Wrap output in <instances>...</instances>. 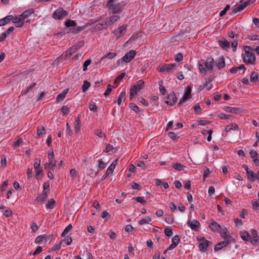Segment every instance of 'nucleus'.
<instances>
[{"instance_id":"obj_26","label":"nucleus","mask_w":259,"mask_h":259,"mask_svg":"<svg viewBox=\"0 0 259 259\" xmlns=\"http://www.w3.org/2000/svg\"><path fill=\"white\" fill-rule=\"evenodd\" d=\"M241 69H242L243 70V73L245 72L246 68L243 64H241L238 67H233L231 68L230 69V71L232 73H236L238 70H241Z\"/></svg>"},{"instance_id":"obj_11","label":"nucleus","mask_w":259,"mask_h":259,"mask_svg":"<svg viewBox=\"0 0 259 259\" xmlns=\"http://www.w3.org/2000/svg\"><path fill=\"white\" fill-rule=\"evenodd\" d=\"M177 100V97L174 92H171L167 97V99L164 102L167 105L172 106L175 104Z\"/></svg>"},{"instance_id":"obj_38","label":"nucleus","mask_w":259,"mask_h":259,"mask_svg":"<svg viewBox=\"0 0 259 259\" xmlns=\"http://www.w3.org/2000/svg\"><path fill=\"white\" fill-rule=\"evenodd\" d=\"M238 128V126L237 124H235L234 125L233 124H231L230 125H227L225 128V131L226 132H230L231 130L234 129L237 130Z\"/></svg>"},{"instance_id":"obj_31","label":"nucleus","mask_w":259,"mask_h":259,"mask_svg":"<svg viewBox=\"0 0 259 259\" xmlns=\"http://www.w3.org/2000/svg\"><path fill=\"white\" fill-rule=\"evenodd\" d=\"M65 24L67 28H74V27L76 26V23L75 22L70 19L67 20L65 22Z\"/></svg>"},{"instance_id":"obj_21","label":"nucleus","mask_w":259,"mask_h":259,"mask_svg":"<svg viewBox=\"0 0 259 259\" xmlns=\"http://www.w3.org/2000/svg\"><path fill=\"white\" fill-rule=\"evenodd\" d=\"M209 228L212 232H218L221 228V225L215 221L212 220L209 225Z\"/></svg>"},{"instance_id":"obj_46","label":"nucleus","mask_w":259,"mask_h":259,"mask_svg":"<svg viewBox=\"0 0 259 259\" xmlns=\"http://www.w3.org/2000/svg\"><path fill=\"white\" fill-rule=\"evenodd\" d=\"M36 85V83L35 82L32 83L30 85L28 86L25 91H23V94H27L29 91L34 88Z\"/></svg>"},{"instance_id":"obj_54","label":"nucleus","mask_w":259,"mask_h":259,"mask_svg":"<svg viewBox=\"0 0 259 259\" xmlns=\"http://www.w3.org/2000/svg\"><path fill=\"white\" fill-rule=\"evenodd\" d=\"M162 82L161 81L159 82V91H160V93L162 95H164L166 90L165 89L164 87L162 84Z\"/></svg>"},{"instance_id":"obj_49","label":"nucleus","mask_w":259,"mask_h":259,"mask_svg":"<svg viewBox=\"0 0 259 259\" xmlns=\"http://www.w3.org/2000/svg\"><path fill=\"white\" fill-rule=\"evenodd\" d=\"M183 60V54L181 53H178L175 57V60L177 62L182 61Z\"/></svg>"},{"instance_id":"obj_18","label":"nucleus","mask_w":259,"mask_h":259,"mask_svg":"<svg viewBox=\"0 0 259 259\" xmlns=\"http://www.w3.org/2000/svg\"><path fill=\"white\" fill-rule=\"evenodd\" d=\"M48 198V193L47 192H42L41 194L38 195L35 198L34 201L36 203H42L46 201Z\"/></svg>"},{"instance_id":"obj_10","label":"nucleus","mask_w":259,"mask_h":259,"mask_svg":"<svg viewBox=\"0 0 259 259\" xmlns=\"http://www.w3.org/2000/svg\"><path fill=\"white\" fill-rule=\"evenodd\" d=\"M136 54V52L135 51L131 50L122 58V61L125 63H128L134 59Z\"/></svg>"},{"instance_id":"obj_3","label":"nucleus","mask_w":259,"mask_h":259,"mask_svg":"<svg viewBox=\"0 0 259 259\" xmlns=\"http://www.w3.org/2000/svg\"><path fill=\"white\" fill-rule=\"evenodd\" d=\"M244 50L245 54L243 57V61L247 64H255L256 58L254 54L252 52L253 49L250 46H245L244 47Z\"/></svg>"},{"instance_id":"obj_30","label":"nucleus","mask_w":259,"mask_h":259,"mask_svg":"<svg viewBox=\"0 0 259 259\" xmlns=\"http://www.w3.org/2000/svg\"><path fill=\"white\" fill-rule=\"evenodd\" d=\"M85 28V26H76L74 28H70V31L73 33H77L83 30Z\"/></svg>"},{"instance_id":"obj_58","label":"nucleus","mask_w":259,"mask_h":259,"mask_svg":"<svg viewBox=\"0 0 259 259\" xmlns=\"http://www.w3.org/2000/svg\"><path fill=\"white\" fill-rule=\"evenodd\" d=\"M125 76V72H122L119 74L115 79L114 83H116L118 81L121 80Z\"/></svg>"},{"instance_id":"obj_64","label":"nucleus","mask_w":259,"mask_h":259,"mask_svg":"<svg viewBox=\"0 0 259 259\" xmlns=\"http://www.w3.org/2000/svg\"><path fill=\"white\" fill-rule=\"evenodd\" d=\"M99 162V165L98 167L101 169H103L106 167V164L104 163L103 161L101 160H99L98 161Z\"/></svg>"},{"instance_id":"obj_53","label":"nucleus","mask_w":259,"mask_h":259,"mask_svg":"<svg viewBox=\"0 0 259 259\" xmlns=\"http://www.w3.org/2000/svg\"><path fill=\"white\" fill-rule=\"evenodd\" d=\"M171 241L173 244L175 243L176 244H177V246L179 242H180V238L179 237V236L175 235L174 237H172Z\"/></svg>"},{"instance_id":"obj_39","label":"nucleus","mask_w":259,"mask_h":259,"mask_svg":"<svg viewBox=\"0 0 259 259\" xmlns=\"http://www.w3.org/2000/svg\"><path fill=\"white\" fill-rule=\"evenodd\" d=\"M46 133V129L45 127L41 126L38 127L37 129V135L39 137H40L42 135Z\"/></svg>"},{"instance_id":"obj_17","label":"nucleus","mask_w":259,"mask_h":259,"mask_svg":"<svg viewBox=\"0 0 259 259\" xmlns=\"http://www.w3.org/2000/svg\"><path fill=\"white\" fill-rule=\"evenodd\" d=\"M215 64L219 69L224 68L225 66L224 57L223 56L218 57L215 60Z\"/></svg>"},{"instance_id":"obj_16","label":"nucleus","mask_w":259,"mask_h":259,"mask_svg":"<svg viewBox=\"0 0 259 259\" xmlns=\"http://www.w3.org/2000/svg\"><path fill=\"white\" fill-rule=\"evenodd\" d=\"M188 225L190 228L195 231H197L200 227V223L196 220H193L192 221H189Z\"/></svg>"},{"instance_id":"obj_50","label":"nucleus","mask_w":259,"mask_h":259,"mask_svg":"<svg viewBox=\"0 0 259 259\" xmlns=\"http://www.w3.org/2000/svg\"><path fill=\"white\" fill-rule=\"evenodd\" d=\"M231 242H235V239L234 238L233 240L226 239L223 241L220 242V243L223 246V247H224L227 246Z\"/></svg>"},{"instance_id":"obj_25","label":"nucleus","mask_w":259,"mask_h":259,"mask_svg":"<svg viewBox=\"0 0 259 259\" xmlns=\"http://www.w3.org/2000/svg\"><path fill=\"white\" fill-rule=\"evenodd\" d=\"M13 19V16L12 15H8L6 17L1 19L0 20V23L1 24L2 26H4L7 24H9L10 23L11 20Z\"/></svg>"},{"instance_id":"obj_40","label":"nucleus","mask_w":259,"mask_h":259,"mask_svg":"<svg viewBox=\"0 0 259 259\" xmlns=\"http://www.w3.org/2000/svg\"><path fill=\"white\" fill-rule=\"evenodd\" d=\"M246 174L249 180L252 181H254L255 180V174L252 170H250L246 173Z\"/></svg>"},{"instance_id":"obj_45","label":"nucleus","mask_w":259,"mask_h":259,"mask_svg":"<svg viewBox=\"0 0 259 259\" xmlns=\"http://www.w3.org/2000/svg\"><path fill=\"white\" fill-rule=\"evenodd\" d=\"M63 242H65L67 245H70L72 242V238L71 237L67 236L60 242V244H61Z\"/></svg>"},{"instance_id":"obj_9","label":"nucleus","mask_w":259,"mask_h":259,"mask_svg":"<svg viewBox=\"0 0 259 259\" xmlns=\"http://www.w3.org/2000/svg\"><path fill=\"white\" fill-rule=\"evenodd\" d=\"M120 19V17L118 15H114L110 17L106 21H104L102 23H99V25L102 26L103 27L107 26L112 23H114Z\"/></svg>"},{"instance_id":"obj_27","label":"nucleus","mask_w":259,"mask_h":259,"mask_svg":"<svg viewBox=\"0 0 259 259\" xmlns=\"http://www.w3.org/2000/svg\"><path fill=\"white\" fill-rule=\"evenodd\" d=\"M34 11L33 9H30L26 10L20 16L24 19L28 18L31 14L34 13Z\"/></svg>"},{"instance_id":"obj_59","label":"nucleus","mask_w":259,"mask_h":259,"mask_svg":"<svg viewBox=\"0 0 259 259\" xmlns=\"http://www.w3.org/2000/svg\"><path fill=\"white\" fill-rule=\"evenodd\" d=\"M209 83V81H205L203 84H201L198 88V91L200 92L206 87Z\"/></svg>"},{"instance_id":"obj_2","label":"nucleus","mask_w":259,"mask_h":259,"mask_svg":"<svg viewBox=\"0 0 259 259\" xmlns=\"http://www.w3.org/2000/svg\"><path fill=\"white\" fill-rule=\"evenodd\" d=\"M125 5L124 3L117 2L116 0H108L106 4L107 7L112 14H119L123 10Z\"/></svg>"},{"instance_id":"obj_44","label":"nucleus","mask_w":259,"mask_h":259,"mask_svg":"<svg viewBox=\"0 0 259 259\" xmlns=\"http://www.w3.org/2000/svg\"><path fill=\"white\" fill-rule=\"evenodd\" d=\"M72 229V226L71 224H69L67 227H66L64 231L61 234V236H65Z\"/></svg>"},{"instance_id":"obj_56","label":"nucleus","mask_w":259,"mask_h":259,"mask_svg":"<svg viewBox=\"0 0 259 259\" xmlns=\"http://www.w3.org/2000/svg\"><path fill=\"white\" fill-rule=\"evenodd\" d=\"M168 135L169 137L172 140H176L179 138L178 135L174 132H169Z\"/></svg>"},{"instance_id":"obj_24","label":"nucleus","mask_w":259,"mask_h":259,"mask_svg":"<svg viewBox=\"0 0 259 259\" xmlns=\"http://www.w3.org/2000/svg\"><path fill=\"white\" fill-rule=\"evenodd\" d=\"M116 55L117 54L115 53L110 52L101 58V62H103L104 63H105L106 62V59H113L116 56Z\"/></svg>"},{"instance_id":"obj_33","label":"nucleus","mask_w":259,"mask_h":259,"mask_svg":"<svg viewBox=\"0 0 259 259\" xmlns=\"http://www.w3.org/2000/svg\"><path fill=\"white\" fill-rule=\"evenodd\" d=\"M258 74L257 72L253 71L250 76V80L252 82H256L258 80Z\"/></svg>"},{"instance_id":"obj_37","label":"nucleus","mask_w":259,"mask_h":259,"mask_svg":"<svg viewBox=\"0 0 259 259\" xmlns=\"http://www.w3.org/2000/svg\"><path fill=\"white\" fill-rule=\"evenodd\" d=\"M172 167L176 170L181 171L184 169V168L185 167V166L181 163H177L172 165Z\"/></svg>"},{"instance_id":"obj_47","label":"nucleus","mask_w":259,"mask_h":259,"mask_svg":"<svg viewBox=\"0 0 259 259\" xmlns=\"http://www.w3.org/2000/svg\"><path fill=\"white\" fill-rule=\"evenodd\" d=\"M137 93L138 92L136 90H135V88L133 87H132L130 89V100H132L134 97L137 94Z\"/></svg>"},{"instance_id":"obj_36","label":"nucleus","mask_w":259,"mask_h":259,"mask_svg":"<svg viewBox=\"0 0 259 259\" xmlns=\"http://www.w3.org/2000/svg\"><path fill=\"white\" fill-rule=\"evenodd\" d=\"M241 237L244 241H248L250 239V235L246 231L241 232Z\"/></svg>"},{"instance_id":"obj_57","label":"nucleus","mask_w":259,"mask_h":259,"mask_svg":"<svg viewBox=\"0 0 259 259\" xmlns=\"http://www.w3.org/2000/svg\"><path fill=\"white\" fill-rule=\"evenodd\" d=\"M40 165V159L39 158H37L35 160V162L34 163V168L37 170L38 168H39V166Z\"/></svg>"},{"instance_id":"obj_22","label":"nucleus","mask_w":259,"mask_h":259,"mask_svg":"<svg viewBox=\"0 0 259 259\" xmlns=\"http://www.w3.org/2000/svg\"><path fill=\"white\" fill-rule=\"evenodd\" d=\"M127 25H123L118 28V29L114 30L113 31V33L115 34H118L120 36L121 34H123L125 33V30L126 29Z\"/></svg>"},{"instance_id":"obj_35","label":"nucleus","mask_w":259,"mask_h":259,"mask_svg":"<svg viewBox=\"0 0 259 259\" xmlns=\"http://www.w3.org/2000/svg\"><path fill=\"white\" fill-rule=\"evenodd\" d=\"M129 107L136 113L140 112L141 111L140 108L135 103H132L130 104Z\"/></svg>"},{"instance_id":"obj_23","label":"nucleus","mask_w":259,"mask_h":259,"mask_svg":"<svg viewBox=\"0 0 259 259\" xmlns=\"http://www.w3.org/2000/svg\"><path fill=\"white\" fill-rule=\"evenodd\" d=\"M250 155L253 159V161L256 165H259V159L257 153L254 150L250 152Z\"/></svg>"},{"instance_id":"obj_29","label":"nucleus","mask_w":259,"mask_h":259,"mask_svg":"<svg viewBox=\"0 0 259 259\" xmlns=\"http://www.w3.org/2000/svg\"><path fill=\"white\" fill-rule=\"evenodd\" d=\"M80 127H81V122H80V117H79V116H78L74 122V128L76 132H78L79 131Z\"/></svg>"},{"instance_id":"obj_19","label":"nucleus","mask_w":259,"mask_h":259,"mask_svg":"<svg viewBox=\"0 0 259 259\" xmlns=\"http://www.w3.org/2000/svg\"><path fill=\"white\" fill-rule=\"evenodd\" d=\"M219 46L224 49L228 50L230 48V42L225 38H222L218 41Z\"/></svg>"},{"instance_id":"obj_41","label":"nucleus","mask_w":259,"mask_h":259,"mask_svg":"<svg viewBox=\"0 0 259 259\" xmlns=\"http://www.w3.org/2000/svg\"><path fill=\"white\" fill-rule=\"evenodd\" d=\"M90 86H91V83L90 82H89L87 80L84 81L83 84L82 85V92H85L88 90V89L90 87Z\"/></svg>"},{"instance_id":"obj_55","label":"nucleus","mask_w":259,"mask_h":259,"mask_svg":"<svg viewBox=\"0 0 259 259\" xmlns=\"http://www.w3.org/2000/svg\"><path fill=\"white\" fill-rule=\"evenodd\" d=\"M164 232L165 235L167 237H170L172 234V229L170 228L165 229Z\"/></svg>"},{"instance_id":"obj_42","label":"nucleus","mask_w":259,"mask_h":259,"mask_svg":"<svg viewBox=\"0 0 259 259\" xmlns=\"http://www.w3.org/2000/svg\"><path fill=\"white\" fill-rule=\"evenodd\" d=\"M94 134L100 138H105L106 135L101 130L97 129L95 131Z\"/></svg>"},{"instance_id":"obj_8","label":"nucleus","mask_w":259,"mask_h":259,"mask_svg":"<svg viewBox=\"0 0 259 259\" xmlns=\"http://www.w3.org/2000/svg\"><path fill=\"white\" fill-rule=\"evenodd\" d=\"M250 4V1H248L243 3V4H240L238 5L235 8H234L232 11L231 12L230 15H234L237 13L240 12L244 10L249 4Z\"/></svg>"},{"instance_id":"obj_13","label":"nucleus","mask_w":259,"mask_h":259,"mask_svg":"<svg viewBox=\"0 0 259 259\" xmlns=\"http://www.w3.org/2000/svg\"><path fill=\"white\" fill-rule=\"evenodd\" d=\"M200 240L202 241V242L199 244V249L200 251H204L206 250L210 242L205 239L204 237L200 239Z\"/></svg>"},{"instance_id":"obj_34","label":"nucleus","mask_w":259,"mask_h":259,"mask_svg":"<svg viewBox=\"0 0 259 259\" xmlns=\"http://www.w3.org/2000/svg\"><path fill=\"white\" fill-rule=\"evenodd\" d=\"M56 201L54 199L51 198L49 200L46 204V207L48 209H52L54 207Z\"/></svg>"},{"instance_id":"obj_14","label":"nucleus","mask_w":259,"mask_h":259,"mask_svg":"<svg viewBox=\"0 0 259 259\" xmlns=\"http://www.w3.org/2000/svg\"><path fill=\"white\" fill-rule=\"evenodd\" d=\"M56 165V161L55 159V158H49V162L46 163L45 164V168L49 169L51 170H54V167Z\"/></svg>"},{"instance_id":"obj_48","label":"nucleus","mask_w":259,"mask_h":259,"mask_svg":"<svg viewBox=\"0 0 259 259\" xmlns=\"http://www.w3.org/2000/svg\"><path fill=\"white\" fill-rule=\"evenodd\" d=\"M252 209L253 210H256L259 209V198H258L257 200L255 201H252Z\"/></svg>"},{"instance_id":"obj_6","label":"nucleus","mask_w":259,"mask_h":259,"mask_svg":"<svg viewBox=\"0 0 259 259\" xmlns=\"http://www.w3.org/2000/svg\"><path fill=\"white\" fill-rule=\"evenodd\" d=\"M191 91L192 89L190 86H187L186 87V91L182 98L180 99L178 104L179 105H182L184 103L186 102L188 99L191 98Z\"/></svg>"},{"instance_id":"obj_4","label":"nucleus","mask_w":259,"mask_h":259,"mask_svg":"<svg viewBox=\"0 0 259 259\" xmlns=\"http://www.w3.org/2000/svg\"><path fill=\"white\" fill-rule=\"evenodd\" d=\"M68 15V12L63 9L56 10L52 14V17L56 20H60Z\"/></svg>"},{"instance_id":"obj_1","label":"nucleus","mask_w":259,"mask_h":259,"mask_svg":"<svg viewBox=\"0 0 259 259\" xmlns=\"http://www.w3.org/2000/svg\"><path fill=\"white\" fill-rule=\"evenodd\" d=\"M201 61L202 63H199L198 66L202 73L206 74L207 71L210 72L213 70L214 61L212 57H208L205 60H203Z\"/></svg>"},{"instance_id":"obj_63","label":"nucleus","mask_w":259,"mask_h":259,"mask_svg":"<svg viewBox=\"0 0 259 259\" xmlns=\"http://www.w3.org/2000/svg\"><path fill=\"white\" fill-rule=\"evenodd\" d=\"M112 90V86L110 84H109L107 86V90L105 91V92L104 93V95L105 96H107V95H109L110 93H111Z\"/></svg>"},{"instance_id":"obj_20","label":"nucleus","mask_w":259,"mask_h":259,"mask_svg":"<svg viewBox=\"0 0 259 259\" xmlns=\"http://www.w3.org/2000/svg\"><path fill=\"white\" fill-rule=\"evenodd\" d=\"M11 21L15 24L17 27L22 26L24 23L23 19L18 16H15L14 18L13 17V19Z\"/></svg>"},{"instance_id":"obj_62","label":"nucleus","mask_w":259,"mask_h":259,"mask_svg":"<svg viewBox=\"0 0 259 259\" xmlns=\"http://www.w3.org/2000/svg\"><path fill=\"white\" fill-rule=\"evenodd\" d=\"M89 108L91 111L97 112V106L95 103H92L89 106Z\"/></svg>"},{"instance_id":"obj_15","label":"nucleus","mask_w":259,"mask_h":259,"mask_svg":"<svg viewBox=\"0 0 259 259\" xmlns=\"http://www.w3.org/2000/svg\"><path fill=\"white\" fill-rule=\"evenodd\" d=\"M224 109L226 112L230 113H240L243 112L241 108L226 107Z\"/></svg>"},{"instance_id":"obj_12","label":"nucleus","mask_w":259,"mask_h":259,"mask_svg":"<svg viewBox=\"0 0 259 259\" xmlns=\"http://www.w3.org/2000/svg\"><path fill=\"white\" fill-rule=\"evenodd\" d=\"M77 50L76 48L73 46L65 52L63 53L60 57L64 58V59H66L67 57L71 56L72 54L75 53Z\"/></svg>"},{"instance_id":"obj_28","label":"nucleus","mask_w":259,"mask_h":259,"mask_svg":"<svg viewBox=\"0 0 259 259\" xmlns=\"http://www.w3.org/2000/svg\"><path fill=\"white\" fill-rule=\"evenodd\" d=\"M144 84V82L141 80H139L136 84H134L133 87L135 88L138 92H139L141 89H143Z\"/></svg>"},{"instance_id":"obj_51","label":"nucleus","mask_w":259,"mask_h":259,"mask_svg":"<svg viewBox=\"0 0 259 259\" xmlns=\"http://www.w3.org/2000/svg\"><path fill=\"white\" fill-rule=\"evenodd\" d=\"M230 6L227 5L225 8L220 13V16L221 17L224 16L227 13V12L230 9Z\"/></svg>"},{"instance_id":"obj_52","label":"nucleus","mask_w":259,"mask_h":259,"mask_svg":"<svg viewBox=\"0 0 259 259\" xmlns=\"http://www.w3.org/2000/svg\"><path fill=\"white\" fill-rule=\"evenodd\" d=\"M92 63V60L91 59H88L86 60L83 63V71H85L88 69V66H89Z\"/></svg>"},{"instance_id":"obj_7","label":"nucleus","mask_w":259,"mask_h":259,"mask_svg":"<svg viewBox=\"0 0 259 259\" xmlns=\"http://www.w3.org/2000/svg\"><path fill=\"white\" fill-rule=\"evenodd\" d=\"M221 236L225 239L233 240V238L228 234L227 229L224 226H221V228L218 231Z\"/></svg>"},{"instance_id":"obj_61","label":"nucleus","mask_w":259,"mask_h":259,"mask_svg":"<svg viewBox=\"0 0 259 259\" xmlns=\"http://www.w3.org/2000/svg\"><path fill=\"white\" fill-rule=\"evenodd\" d=\"M22 142L23 140L22 138H19L14 143L13 146L15 147H18L22 143Z\"/></svg>"},{"instance_id":"obj_43","label":"nucleus","mask_w":259,"mask_h":259,"mask_svg":"<svg viewBox=\"0 0 259 259\" xmlns=\"http://www.w3.org/2000/svg\"><path fill=\"white\" fill-rule=\"evenodd\" d=\"M151 221V219L149 217H146L145 219H143L139 221L140 225H144L145 224H149Z\"/></svg>"},{"instance_id":"obj_32","label":"nucleus","mask_w":259,"mask_h":259,"mask_svg":"<svg viewBox=\"0 0 259 259\" xmlns=\"http://www.w3.org/2000/svg\"><path fill=\"white\" fill-rule=\"evenodd\" d=\"M126 98L125 92H122L118 96L117 99L118 105H120L122 101H124Z\"/></svg>"},{"instance_id":"obj_5","label":"nucleus","mask_w":259,"mask_h":259,"mask_svg":"<svg viewBox=\"0 0 259 259\" xmlns=\"http://www.w3.org/2000/svg\"><path fill=\"white\" fill-rule=\"evenodd\" d=\"M176 67L177 65L175 63L169 64H164L160 67L159 71L161 72H172Z\"/></svg>"},{"instance_id":"obj_60","label":"nucleus","mask_w":259,"mask_h":259,"mask_svg":"<svg viewBox=\"0 0 259 259\" xmlns=\"http://www.w3.org/2000/svg\"><path fill=\"white\" fill-rule=\"evenodd\" d=\"M43 192H47L48 193L50 189V185L49 183L45 182L43 185Z\"/></svg>"}]
</instances>
